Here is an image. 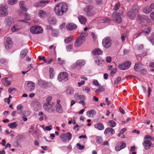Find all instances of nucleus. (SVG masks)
I'll use <instances>...</instances> for the list:
<instances>
[{"label": "nucleus", "instance_id": "1", "mask_svg": "<svg viewBox=\"0 0 154 154\" xmlns=\"http://www.w3.org/2000/svg\"><path fill=\"white\" fill-rule=\"evenodd\" d=\"M67 5L63 2L57 4L54 8V12L58 15H62L65 13L68 10Z\"/></svg>", "mask_w": 154, "mask_h": 154}, {"label": "nucleus", "instance_id": "2", "mask_svg": "<svg viewBox=\"0 0 154 154\" xmlns=\"http://www.w3.org/2000/svg\"><path fill=\"white\" fill-rule=\"evenodd\" d=\"M139 9V7L136 5H134L132 8L129 11L128 15L131 19H134L136 17Z\"/></svg>", "mask_w": 154, "mask_h": 154}, {"label": "nucleus", "instance_id": "3", "mask_svg": "<svg viewBox=\"0 0 154 154\" xmlns=\"http://www.w3.org/2000/svg\"><path fill=\"white\" fill-rule=\"evenodd\" d=\"M86 15L88 17H91L94 16L96 12L94 9V7L91 5H87L85 9Z\"/></svg>", "mask_w": 154, "mask_h": 154}, {"label": "nucleus", "instance_id": "4", "mask_svg": "<svg viewBox=\"0 0 154 154\" xmlns=\"http://www.w3.org/2000/svg\"><path fill=\"white\" fill-rule=\"evenodd\" d=\"M72 134L70 132H67L66 133H61L60 136V137L63 142H66L67 140L69 141L72 138Z\"/></svg>", "mask_w": 154, "mask_h": 154}, {"label": "nucleus", "instance_id": "5", "mask_svg": "<svg viewBox=\"0 0 154 154\" xmlns=\"http://www.w3.org/2000/svg\"><path fill=\"white\" fill-rule=\"evenodd\" d=\"M30 31L32 34H40L42 32L43 29L40 26H34L30 28Z\"/></svg>", "mask_w": 154, "mask_h": 154}, {"label": "nucleus", "instance_id": "6", "mask_svg": "<svg viewBox=\"0 0 154 154\" xmlns=\"http://www.w3.org/2000/svg\"><path fill=\"white\" fill-rule=\"evenodd\" d=\"M25 85V88L27 91H32L35 89V83L32 82H26Z\"/></svg>", "mask_w": 154, "mask_h": 154}, {"label": "nucleus", "instance_id": "7", "mask_svg": "<svg viewBox=\"0 0 154 154\" xmlns=\"http://www.w3.org/2000/svg\"><path fill=\"white\" fill-rule=\"evenodd\" d=\"M137 21L140 23H144L146 21L149 22L150 21V19L146 16L144 15H138L137 16Z\"/></svg>", "mask_w": 154, "mask_h": 154}, {"label": "nucleus", "instance_id": "8", "mask_svg": "<svg viewBox=\"0 0 154 154\" xmlns=\"http://www.w3.org/2000/svg\"><path fill=\"white\" fill-rule=\"evenodd\" d=\"M111 40L110 38L109 37H106L103 40V45L105 48H109L111 45Z\"/></svg>", "mask_w": 154, "mask_h": 154}, {"label": "nucleus", "instance_id": "9", "mask_svg": "<svg viewBox=\"0 0 154 154\" xmlns=\"http://www.w3.org/2000/svg\"><path fill=\"white\" fill-rule=\"evenodd\" d=\"M131 65V63L130 62L126 61L119 64L118 67L119 69L121 70H125L129 69Z\"/></svg>", "mask_w": 154, "mask_h": 154}, {"label": "nucleus", "instance_id": "10", "mask_svg": "<svg viewBox=\"0 0 154 154\" xmlns=\"http://www.w3.org/2000/svg\"><path fill=\"white\" fill-rule=\"evenodd\" d=\"M68 75L66 72H63L60 73L58 76L59 81L60 82L63 81H66L68 79Z\"/></svg>", "mask_w": 154, "mask_h": 154}, {"label": "nucleus", "instance_id": "11", "mask_svg": "<svg viewBox=\"0 0 154 154\" xmlns=\"http://www.w3.org/2000/svg\"><path fill=\"white\" fill-rule=\"evenodd\" d=\"M8 14V6L6 5L0 7V16L5 17Z\"/></svg>", "mask_w": 154, "mask_h": 154}, {"label": "nucleus", "instance_id": "12", "mask_svg": "<svg viewBox=\"0 0 154 154\" xmlns=\"http://www.w3.org/2000/svg\"><path fill=\"white\" fill-rule=\"evenodd\" d=\"M5 46L6 48L7 49H9L11 47L12 44V42L11 41V39L10 37H7L5 39Z\"/></svg>", "mask_w": 154, "mask_h": 154}, {"label": "nucleus", "instance_id": "13", "mask_svg": "<svg viewBox=\"0 0 154 154\" xmlns=\"http://www.w3.org/2000/svg\"><path fill=\"white\" fill-rule=\"evenodd\" d=\"M32 105L35 111H38L41 107L40 103L37 101H33L32 103Z\"/></svg>", "mask_w": 154, "mask_h": 154}, {"label": "nucleus", "instance_id": "14", "mask_svg": "<svg viewBox=\"0 0 154 154\" xmlns=\"http://www.w3.org/2000/svg\"><path fill=\"white\" fill-rule=\"evenodd\" d=\"M60 102L59 100H57V104L56 106V112L59 113H62L63 112V109L61 105L60 104Z\"/></svg>", "mask_w": 154, "mask_h": 154}, {"label": "nucleus", "instance_id": "15", "mask_svg": "<svg viewBox=\"0 0 154 154\" xmlns=\"http://www.w3.org/2000/svg\"><path fill=\"white\" fill-rule=\"evenodd\" d=\"M143 67V66L140 63L137 62L135 64L134 69L135 71L140 72Z\"/></svg>", "mask_w": 154, "mask_h": 154}, {"label": "nucleus", "instance_id": "16", "mask_svg": "<svg viewBox=\"0 0 154 154\" xmlns=\"http://www.w3.org/2000/svg\"><path fill=\"white\" fill-rule=\"evenodd\" d=\"M84 39L81 36H79L75 43V47H78L84 41Z\"/></svg>", "mask_w": 154, "mask_h": 154}, {"label": "nucleus", "instance_id": "17", "mask_svg": "<svg viewBox=\"0 0 154 154\" xmlns=\"http://www.w3.org/2000/svg\"><path fill=\"white\" fill-rule=\"evenodd\" d=\"M5 23L8 26H10L13 22V19L11 17H8L5 18Z\"/></svg>", "mask_w": 154, "mask_h": 154}, {"label": "nucleus", "instance_id": "18", "mask_svg": "<svg viewBox=\"0 0 154 154\" xmlns=\"http://www.w3.org/2000/svg\"><path fill=\"white\" fill-rule=\"evenodd\" d=\"M2 82L3 84L6 86H8L11 84V81L9 80L8 78H5L2 80Z\"/></svg>", "mask_w": 154, "mask_h": 154}, {"label": "nucleus", "instance_id": "19", "mask_svg": "<svg viewBox=\"0 0 154 154\" xmlns=\"http://www.w3.org/2000/svg\"><path fill=\"white\" fill-rule=\"evenodd\" d=\"M66 27L68 30H71L76 29L77 26L74 23H68L66 25Z\"/></svg>", "mask_w": 154, "mask_h": 154}, {"label": "nucleus", "instance_id": "20", "mask_svg": "<svg viewBox=\"0 0 154 154\" xmlns=\"http://www.w3.org/2000/svg\"><path fill=\"white\" fill-rule=\"evenodd\" d=\"M21 29V27L17 24H15L14 25L13 27L11 28V30L12 32H17Z\"/></svg>", "mask_w": 154, "mask_h": 154}, {"label": "nucleus", "instance_id": "21", "mask_svg": "<svg viewBox=\"0 0 154 154\" xmlns=\"http://www.w3.org/2000/svg\"><path fill=\"white\" fill-rule=\"evenodd\" d=\"M144 148L146 149H149L151 147V142L148 140H145L143 143Z\"/></svg>", "mask_w": 154, "mask_h": 154}, {"label": "nucleus", "instance_id": "22", "mask_svg": "<svg viewBox=\"0 0 154 154\" xmlns=\"http://www.w3.org/2000/svg\"><path fill=\"white\" fill-rule=\"evenodd\" d=\"M109 132H110L112 134H113L115 133V131L111 128H107L105 129L104 131V134H106Z\"/></svg>", "mask_w": 154, "mask_h": 154}, {"label": "nucleus", "instance_id": "23", "mask_svg": "<svg viewBox=\"0 0 154 154\" xmlns=\"http://www.w3.org/2000/svg\"><path fill=\"white\" fill-rule=\"evenodd\" d=\"M92 53L94 55H100L102 54L103 51L100 49L97 48L93 50Z\"/></svg>", "mask_w": 154, "mask_h": 154}, {"label": "nucleus", "instance_id": "24", "mask_svg": "<svg viewBox=\"0 0 154 154\" xmlns=\"http://www.w3.org/2000/svg\"><path fill=\"white\" fill-rule=\"evenodd\" d=\"M29 133H30L33 137H35L37 133V131L32 126L30 127L29 131Z\"/></svg>", "mask_w": 154, "mask_h": 154}, {"label": "nucleus", "instance_id": "25", "mask_svg": "<svg viewBox=\"0 0 154 154\" xmlns=\"http://www.w3.org/2000/svg\"><path fill=\"white\" fill-rule=\"evenodd\" d=\"M74 97L75 99L77 100H80L81 101L84 100L85 99V97L84 95H79L78 94H76L75 95Z\"/></svg>", "mask_w": 154, "mask_h": 154}, {"label": "nucleus", "instance_id": "26", "mask_svg": "<svg viewBox=\"0 0 154 154\" xmlns=\"http://www.w3.org/2000/svg\"><path fill=\"white\" fill-rule=\"evenodd\" d=\"M94 127L99 130H103L104 128L103 125L102 123L96 124L94 125Z\"/></svg>", "mask_w": 154, "mask_h": 154}, {"label": "nucleus", "instance_id": "27", "mask_svg": "<svg viewBox=\"0 0 154 154\" xmlns=\"http://www.w3.org/2000/svg\"><path fill=\"white\" fill-rule=\"evenodd\" d=\"M28 52L27 49H23L21 52L20 54V58L21 59H23L26 55Z\"/></svg>", "mask_w": 154, "mask_h": 154}, {"label": "nucleus", "instance_id": "28", "mask_svg": "<svg viewBox=\"0 0 154 154\" xmlns=\"http://www.w3.org/2000/svg\"><path fill=\"white\" fill-rule=\"evenodd\" d=\"M76 62L80 69L85 64V61L83 60H78Z\"/></svg>", "mask_w": 154, "mask_h": 154}, {"label": "nucleus", "instance_id": "29", "mask_svg": "<svg viewBox=\"0 0 154 154\" xmlns=\"http://www.w3.org/2000/svg\"><path fill=\"white\" fill-rule=\"evenodd\" d=\"M96 114L95 111L93 109L88 111L86 113L87 115L89 117H93L96 115Z\"/></svg>", "mask_w": 154, "mask_h": 154}, {"label": "nucleus", "instance_id": "30", "mask_svg": "<svg viewBox=\"0 0 154 154\" xmlns=\"http://www.w3.org/2000/svg\"><path fill=\"white\" fill-rule=\"evenodd\" d=\"M78 18L80 22L82 24H85L87 20L86 18L82 15L79 16Z\"/></svg>", "mask_w": 154, "mask_h": 154}, {"label": "nucleus", "instance_id": "31", "mask_svg": "<svg viewBox=\"0 0 154 154\" xmlns=\"http://www.w3.org/2000/svg\"><path fill=\"white\" fill-rule=\"evenodd\" d=\"M48 23L51 25L55 24L57 22L55 18L53 17H50L48 19Z\"/></svg>", "mask_w": 154, "mask_h": 154}, {"label": "nucleus", "instance_id": "32", "mask_svg": "<svg viewBox=\"0 0 154 154\" xmlns=\"http://www.w3.org/2000/svg\"><path fill=\"white\" fill-rule=\"evenodd\" d=\"M38 15L41 18H43L47 15V13L43 10H40L38 12Z\"/></svg>", "mask_w": 154, "mask_h": 154}, {"label": "nucleus", "instance_id": "33", "mask_svg": "<svg viewBox=\"0 0 154 154\" xmlns=\"http://www.w3.org/2000/svg\"><path fill=\"white\" fill-rule=\"evenodd\" d=\"M24 4V1H20L19 3V6L21 9L25 11H26L27 10V8L25 7Z\"/></svg>", "mask_w": 154, "mask_h": 154}, {"label": "nucleus", "instance_id": "34", "mask_svg": "<svg viewBox=\"0 0 154 154\" xmlns=\"http://www.w3.org/2000/svg\"><path fill=\"white\" fill-rule=\"evenodd\" d=\"M113 19L118 23H120L122 21L120 16L118 14L115 15Z\"/></svg>", "mask_w": 154, "mask_h": 154}, {"label": "nucleus", "instance_id": "35", "mask_svg": "<svg viewBox=\"0 0 154 154\" xmlns=\"http://www.w3.org/2000/svg\"><path fill=\"white\" fill-rule=\"evenodd\" d=\"M46 82L43 80H39L38 81L39 85L42 88H45V87Z\"/></svg>", "mask_w": 154, "mask_h": 154}, {"label": "nucleus", "instance_id": "36", "mask_svg": "<svg viewBox=\"0 0 154 154\" xmlns=\"http://www.w3.org/2000/svg\"><path fill=\"white\" fill-rule=\"evenodd\" d=\"M17 123L16 122L10 123L8 125L9 127L11 129L15 128L17 127Z\"/></svg>", "mask_w": 154, "mask_h": 154}, {"label": "nucleus", "instance_id": "37", "mask_svg": "<svg viewBox=\"0 0 154 154\" xmlns=\"http://www.w3.org/2000/svg\"><path fill=\"white\" fill-rule=\"evenodd\" d=\"M104 90L105 88L103 87L100 86L95 90V92L98 94H100V92L104 91Z\"/></svg>", "mask_w": 154, "mask_h": 154}, {"label": "nucleus", "instance_id": "38", "mask_svg": "<svg viewBox=\"0 0 154 154\" xmlns=\"http://www.w3.org/2000/svg\"><path fill=\"white\" fill-rule=\"evenodd\" d=\"M49 108H48V112L49 113H55V108L52 105H49Z\"/></svg>", "mask_w": 154, "mask_h": 154}, {"label": "nucleus", "instance_id": "39", "mask_svg": "<svg viewBox=\"0 0 154 154\" xmlns=\"http://www.w3.org/2000/svg\"><path fill=\"white\" fill-rule=\"evenodd\" d=\"M66 91L67 94L70 95L73 93V90L72 88L69 87L67 88Z\"/></svg>", "mask_w": 154, "mask_h": 154}, {"label": "nucleus", "instance_id": "40", "mask_svg": "<svg viewBox=\"0 0 154 154\" xmlns=\"http://www.w3.org/2000/svg\"><path fill=\"white\" fill-rule=\"evenodd\" d=\"M143 11L144 13L147 14L149 13L151 11V10L149 6H147L144 8L143 9Z\"/></svg>", "mask_w": 154, "mask_h": 154}, {"label": "nucleus", "instance_id": "41", "mask_svg": "<svg viewBox=\"0 0 154 154\" xmlns=\"http://www.w3.org/2000/svg\"><path fill=\"white\" fill-rule=\"evenodd\" d=\"M41 1L42 7H43L48 4L50 2L49 0H42Z\"/></svg>", "mask_w": 154, "mask_h": 154}, {"label": "nucleus", "instance_id": "42", "mask_svg": "<svg viewBox=\"0 0 154 154\" xmlns=\"http://www.w3.org/2000/svg\"><path fill=\"white\" fill-rule=\"evenodd\" d=\"M71 69H75L77 70H79L80 69L78 66V65L77 64L76 62V63H74L73 64H72L71 66Z\"/></svg>", "mask_w": 154, "mask_h": 154}, {"label": "nucleus", "instance_id": "43", "mask_svg": "<svg viewBox=\"0 0 154 154\" xmlns=\"http://www.w3.org/2000/svg\"><path fill=\"white\" fill-rule=\"evenodd\" d=\"M109 125L112 127H114L116 125V123L114 121L111 120L109 122Z\"/></svg>", "mask_w": 154, "mask_h": 154}, {"label": "nucleus", "instance_id": "44", "mask_svg": "<svg viewBox=\"0 0 154 154\" xmlns=\"http://www.w3.org/2000/svg\"><path fill=\"white\" fill-rule=\"evenodd\" d=\"M151 28L150 26H146L144 28V32L146 34H148L150 32Z\"/></svg>", "mask_w": 154, "mask_h": 154}, {"label": "nucleus", "instance_id": "45", "mask_svg": "<svg viewBox=\"0 0 154 154\" xmlns=\"http://www.w3.org/2000/svg\"><path fill=\"white\" fill-rule=\"evenodd\" d=\"M117 69L116 68H114L111 70L110 75L111 76L113 77L114 75L117 72Z\"/></svg>", "mask_w": 154, "mask_h": 154}, {"label": "nucleus", "instance_id": "46", "mask_svg": "<svg viewBox=\"0 0 154 154\" xmlns=\"http://www.w3.org/2000/svg\"><path fill=\"white\" fill-rule=\"evenodd\" d=\"M96 142L98 144L101 143L103 141L102 138L100 136H97L96 137Z\"/></svg>", "mask_w": 154, "mask_h": 154}, {"label": "nucleus", "instance_id": "47", "mask_svg": "<svg viewBox=\"0 0 154 154\" xmlns=\"http://www.w3.org/2000/svg\"><path fill=\"white\" fill-rule=\"evenodd\" d=\"M149 40L154 45V33H152V36L149 37Z\"/></svg>", "mask_w": 154, "mask_h": 154}, {"label": "nucleus", "instance_id": "48", "mask_svg": "<svg viewBox=\"0 0 154 154\" xmlns=\"http://www.w3.org/2000/svg\"><path fill=\"white\" fill-rule=\"evenodd\" d=\"M34 5L37 8L42 7L41 1H40L38 2H35L34 4Z\"/></svg>", "mask_w": 154, "mask_h": 154}, {"label": "nucleus", "instance_id": "49", "mask_svg": "<svg viewBox=\"0 0 154 154\" xmlns=\"http://www.w3.org/2000/svg\"><path fill=\"white\" fill-rule=\"evenodd\" d=\"M52 35L53 36L57 37L58 35V31L55 30H53L52 31Z\"/></svg>", "mask_w": 154, "mask_h": 154}, {"label": "nucleus", "instance_id": "50", "mask_svg": "<svg viewBox=\"0 0 154 154\" xmlns=\"http://www.w3.org/2000/svg\"><path fill=\"white\" fill-rule=\"evenodd\" d=\"M72 40V38L71 36L67 37L64 40L65 42L66 43H68L70 42Z\"/></svg>", "mask_w": 154, "mask_h": 154}, {"label": "nucleus", "instance_id": "51", "mask_svg": "<svg viewBox=\"0 0 154 154\" xmlns=\"http://www.w3.org/2000/svg\"><path fill=\"white\" fill-rule=\"evenodd\" d=\"M17 2V0H10L8 1V3L11 5H13L15 4Z\"/></svg>", "mask_w": 154, "mask_h": 154}, {"label": "nucleus", "instance_id": "52", "mask_svg": "<svg viewBox=\"0 0 154 154\" xmlns=\"http://www.w3.org/2000/svg\"><path fill=\"white\" fill-rule=\"evenodd\" d=\"M52 99V97L51 96L48 97L46 99V103L49 105H51L50 104V102L51 101Z\"/></svg>", "mask_w": 154, "mask_h": 154}, {"label": "nucleus", "instance_id": "53", "mask_svg": "<svg viewBox=\"0 0 154 154\" xmlns=\"http://www.w3.org/2000/svg\"><path fill=\"white\" fill-rule=\"evenodd\" d=\"M57 60L60 64L63 65L65 64V61L64 60H62L60 58H58Z\"/></svg>", "mask_w": 154, "mask_h": 154}, {"label": "nucleus", "instance_id": "54", "mask_svg": "<svg viewBox=\"0 0 154 154\" xmlns=\"http://www.w3.org/2000/svg\"><path fill=\"white\" fill-rule=\"evenodd\" d=\"M77 148L79 149L82 150L84 148V146L81 145L80 143H78L76 144Z\"/></svg>", "mask_w": 154, "mask_h": 154}, {"label": "nucleus", "instance_id": "55", "mask_svg": "<svg viewBox=\"0 0 154 154\" xmlns=\"http://www.w3.org/2000/svg\"><path fill=\"white\" fill-rule=\"evenodd\" d=\"M44 109L47 111H48V108H49V105L47 103H45L43 106Z\"/></svg>", "mask_w": 154, "mask_h": 154}, {"label": "nucleus", "instance_id": "56", "mask_svg": "<svg viewBox=\"0 0 154 154\" xmlns=\"http://www.w3.org/2000/svg\"><path fill=\"white\" fill-rule=\"evenodd\" d=\"M120 146L121 149H123L125 148L126 146V144L123 141L121 142L120 143Z\"/></svg>", "mask_w": 154, "mask_h": 154}, {"label": "nucleus", "instance_id": "57", "mask_svg": "<svg viewBox=\"0 0 154 154\" xmlns=\"http://www.w3.org/2000/svg\"><path fill=\"white\" fill-rule=\"evenodd\" d=\"M140 72V73L141 74L145 75L147 73V70L143 67L142 69L141 70V71Z\"/></svg>", "mask_w": 154, "mask_h": 154}, {"label": "nucleus", "instance_id": "58", "mask_svg": "<svg viewBox=\"0 0 154 154\" xmlns=\"http://www.w3.org/2000/svg\"><path fill=\"white\" fill-rule=\"evenodd\" d=\"M25 19L26 20H28L30 19V16L29 14L26 13L24 15Z\"/></svg>", "mask_w": 154, "mask_h": 154}, {"label": "nucleus", "instance_id": "59", "mask_svg": "<svg viewBox=\"0 0 154 154\" xmlns=\"http://www.w3.org/2000/svg\"><path fill=\"white\" fill-rule=\"evenodd\" d=\"M52 84L51 82H46V83L45 87V88H47L51 87L52 86Z\"/></svg>", "mask_w": 154, "mask_h": 154}, {"label": "nucleus", "instance_id": "60", "mask_svg": "<svg viewBox=\"0 0 154 154\" xmlns=\"http://www.w3.org/2000/svg\"><path fill=\"white\" fill-rule=\"evenodd\" d=\"M121 77H118L116 79L115 81L114 84H118L121 81Z\"/></svg>", "mask_w": 154, "mask_h": 154}, {"label": "nucleus", "instance_id": "61", "mask_svg": "<svg viewBox=\"0 0 154 154\" xmlns=\"http://www.w3.org/2000/svg\"><path fill=\"white\" fill-rule=\"evenodd\" d=\"M72 45H68L66 47V50L68 51H71L72 50Z\"/></svg>", "mask_w": 154, "mask_h": 154}, {"label": "nucleus", "instance_id": "62", "mask_svg": "<svg viewBox=\"0 0 154 154\" xmlns=\"http://www.w3.org/2000/svg\"><path fill=\"white\" fill-rule=\"evenodd\" d=\"M88 35V33L86 32H82L81 33L80 36L83 38L84 37H86Z\"/></svg>", "mask_w": 154, "mask_h": 154}, {"label": "nucleus", "instance_id": "63", "mask_svg": "<svg viewBox=\"0 0 154 154\" xmlns=\"http://www.w3.org/2000/svg\"><path fill=\"white\" fill-rule=\"evenodd\" d=\"M120 7V5L118 3L116 4L115 5L114 8V9H115L116 10H118L119 9V8Z\"/></svg>", "mask_w": 154, "mask_h": 154}, {"label": "nucleus", "instance_id": "64", "mask_svg": "<svg viewBox=\"0 0 154 154\" xmlns=\"http://www.w3.org/2000/svg\"><path fill=\"white\" fill-rule=\"evenodd\" d=\"M85 83V81L84 80H82L80 82L78 83V85L79 87H80L81 85H84Z\"/></svg>", "mask_w": 154, "mask_h": 154}]
</instances>
